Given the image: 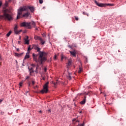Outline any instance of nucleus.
<instances>
[{"instance_id":"1","label":"nucleus","mask_w":126,"mask_h":126,"mask_svg":"<svg viewBox=\"0 0 126 126\" xmlns=\"http://www.w3.org/2000/svg\"><path fill=\"white\" fill-rule=\"evenodd\" d=\"M32 49L34 50H36L37 52H38V54H32V58L33 61L39 64H43L45 61H47V55H48L47 53L44 51H40L41 49L39 48V46L36 44H32Z\"/></svg>"},{"instance_id":"2","label":"nucleus","mask_w":126,"mask_h":126,"mask_svg":"<svg viewBox=\"0 0 126 126\" xmlns=\"http://www.w3.org/2000/svg\"><path fill=\"white\" fill-rule=\"evenodd\" d=\"M31 10L32 12H33L34 11V7L32 6H24L23 7H20L19 10L18 11V15L17 16V19H19V18H21V15H22V12L23 11H28V10Z\"/></svg>"},{"instance_id":"3","label":"nucleus","mask_w":126,"mask_h":126,"mask_svg":"<svg viewBox=\"0 0 126 126\" xmlns=\"http://www.w3.org/2000/svg\"><path fill=\"white\" fill-rule=\"evenodd\" d=\"M8 9H6L3 10L2 15H0V20L1 19H5L6 20H8L9 21H11L12 20L13 18H12V16L11 15L8 14Z\"/></svg>"},{"instance_id":"4","label":"nucleus","mask_w":126,"mask_h":126,"mask_svg":"<svg viewBox=\"0 0 126 126\" xmlns=\"http://www.w3.org/2000/svg\"><path fill=\"white\" fill-rule=\"evenodd\" d=\"M21 26L22 27H28V29H31L32 28V26H33V27L35 28V26H36V23L33 21L30 23L23 22L21 23Z\"/></svg>"},{"instance_id":"5","label":"nucleus","mask_w":126,"mask_h":126,"mask_svg":"<svg viewBox=\"0 0 126 126\" xmlns=\"http://www.w3.org/2000/svg\"><path fill=\"white\" fill-rule=\"evenodd\" d=\"M95 3L97 5V6H99V7H106V6H114L115 5L113 4H111V3H100L96 0H94Z\"/></svg>"},{"instance_id":"6","label":"nucleus","mask_w":126,"mask_h":126,"mask_svg":"<svg viewBox=\"0 0 126 126\" xmlns=\"http://www.w3.org/2000/svg\"><path fill=\"white\" fill-rule=\"evenodd\" d=\"M49 85V82H47L46 84H44V85L43 86V89L41 90L40 91V93H41V94H44V93H48V87Z\"/></svg>"},{"instance_id":"7","label":"nucleus","mask_w":126,"mask_h":126,"mask_svg":"<svg viewBox=\"0 0 126 126\" xmlns=\"http://www.w3.org/2000/svg\"><path fill=\"white\" fill-rule=\"evenodd\" d=\"M18 29V26L17 25H15V27L14 29V32L15 34H19L20 32H22V30H21L20 31H18L17 29Z\"/></svg>"},{"instance_id":"8","label":"nucleus","mask_w":126,"mask_h":126,"mask_svg":"<svg viewBox=\"0 0 126 126\" xmlns=\"http://www.w3.org/2000/svg\"><path fill=\"white\" fill-rule=\"evenodd\" d=\"M29 36H26V38H24L25 44H26L27 45H29Z\"/></svg>"},{"instance_id":"9","label":"nucleus","mask_w":126,"mask_h":126,"mask_svg":"<svg viewBox=\"0 0 126 126\" xmlns=\"http://www.w3.org/2000/svg\"><path fill=\"white\" fill-rule=\"evenodd\" d=\"M30 15V13L29 12H27V13H24L22 17H24L25 18H27L28 16Z\"/></svg>"},{"instance_id":"10","label":"nucleus","mask_w":126,"mask_h":126,"mask_svg":"<svg viewBox=\"0 0 126 126\" xmlns=\"http://www.w3.org/2000/svg\"><path fill=\"white\" fill-rule=\"evenodd\" d=\"M86 102V96H84V99L80 102V104H81V105H84V104H85V103Z\"/></svg>"},{"instance_id":"11","label":"nucleus","mask_w":126,"mask_h":126,"mask_svg":"<svg viewBox=\"0 0 126 126\" xmlns=\"http://www.w3.org/2000/svg\"><path fill=\"white\" fill-rule=\"evenodd\" d=\"M40 45H45V43H46V41L44 40L43 38H40Z\"/></svg>"},{"instance_id":"12","label":"nucleus","mask_w":126,"mask_h":126,"mask_svg":"<svg viewBox=\"0 0 126 126\" xmlns=\"http://www.w3.org/2000/svg\"><path fill=\"white\" fill-rule=\"evenodd\" d=\"M70 54H71V56L73 57H76V53L75 51H69Z\"/></svg>"},{"instance_id":"13","label":"nucleus","mask_w":126,"mask_h":126,"mask_svg":"<svg viewBox=\"0 0 126 126\" xmlns=\"http://www.w3.org/2000/svg\"><path fill=\"white\" fill-rule=\"evenodd\" d=\"M30 54V52H28L25 57V60L26 59H29L30 58V55H29Z\"/></svg>"},{"instance_id":"14","label":"nucleus","mask_w":126,"mask_h":126,"mask_svg":"<svg viewBox=\"0 0 126 126\" xmlns=\"http://www.w3.org/2000/svg\"><path fill=\"white\" fill-rule=\"evenodd\" d=\"M71 74H72L71 73L68 72L67 77V79H69V80H71V79L72 78Z\"/></svg>"},{"instance_id":"15","label":"nucleus","mask_w":126,"mask_h":126,"mask_svg":"<svg viewBox=\"0 0 126 126\" xmlns=\"http://www.w3.org/2000/svg\"><path fill=\"white\" fill-rule=\"evenodd\" d=\"M42 37H41V36H38V35H35L34 36V39H35V40H39V41H40V40H41V38Z\"/></svg>"},{"instance_id":"16","label":"nucleus","mask_w":126,"mask_h":126,"mask_svg":"<svg viewBox=\"0 0 126 126\" xmlns=\"http://www.w3.org/2000/svg\"><path fill=\"white\" fill-rule=\"evenodd\" d=\"M71 64V61L69 60L67 64V67H68V66H70Z\"/></svg>"},{"instance_id":"17","label":"nucleus","mask_w":126,"mask_h":126,"mask_svg":"<svg viewBox=\"0 0 126 126\" xmlns=\"http://www.w3.org/2000/svg\"><path fill=\"white\" fill-rule=\"evenodd\" d=\"M83 69L81 66H79V70H78V73H81V72L83 71Z\"/></svg>"},{"instance_id":"18","label":"nucleus","mask_w":126,"mask_h":126,"mask_svg":"<svg viewBox=\"0 0 126 126\" xmlns=\"http://www.w3.org/2000/svg\"><path fill=\"white\" fill-rule=\"evenodd\" d=\"M31 50H33V47L31 48V45H29L28 49V52H30Z\"/></svg>"},{"instance_id":"19","label":"nucleus","mask_w":126,"mask_h":126,"mask_svg":"<svg viewBox=\"0 0 126 126\" xmlns=\"http://www.w3.org/2000/svg\"><path fill=\"white\" fill-rule=\"evenodd\" d=\"M83 14L84 15H87V16H89V14L85 12H83Z\"/></svg>"},{"instance_id":"20","label":"nucleus","mask_w":126,"mask_h":126,"mask_svg":"<svg viewBox=\"0 0 126 126\" xmlns=\"http://www.w3.org/2000/svg\"><path fill=\"white\" fill-rule=\"evenodd\" d=\"M12 32L11 31H10L7 34L6 36L7 37H9L10 36V34H11Z\"/></svg>"},{"instance_id":"21","label":"nucleus","mask_w":126,"mask_h":126,"mask_svg":"<svg viewBox=\"0 0 126 126\" xmlns=\"http://www.w3.org/2000/svg\"><path fill=\"white\" fill-rule=\"evenodd\" d=\"M38 67H39V65L37 64L36 66V70H35V72L36 73H38V70H37V69H38Z\"/></svg>"},{"instance_id":"22","label":"nucleus","mask_w":126,"mask_h":126,"mask_svg":"<svg viewBox=\"0 0 126 126\" xmlns=\"http://www.w3.org/2000/svg\"><path fill=\"white\" fill-rule=\"evenodd\" d=\"M31 71H30V74H31V73H33V72H34V70H33V68H31Z\"/></svg>"},{"instance_id":"23","label":"nucleus","mask_w":126,"mask_h":126,"mask_svg":"<svg viewBox=\"0 0 126 126\" xmlns=\"http://www.w3.org/2000/svg\"><path fill=\"white\" fill-rule=\"evenodd\" d=\"M53 84H54V86H57V85L58 84V82H56V83L52 82Z\"/></svg>"},{"instance_id":"24","label":"nucleus","mask_w":126,"mask_h":126,"mask_svg":"<svg viewBox=\"0 0 126 126\" xmlns=\"http://www.w3.org/2000/svg\"><path fill=\"white\" fill-rule=\"evenodd\" d=\"M44 2V0H39V3L42 4Z\"/></svg>"},{"instance_id":"25","label":"nucleus","mask_w":126,"mask_h":126,"mask_svg":"<svg viewBox=\"0 0 126 126\" xmlns=\"http://www.w3.org/2000/svg\"><path fill=\"white\" fill-rule=\"evenodd\" d=\"M15 57H19V54L18 53H15Z\"/></svg>"},{"instance_id":"26","label":"nucleus","mask_w":126,"mask_h":126,"mask_svg":"<svg viewBox=\"0 0 126 126\" xmlns=\"http://www.w3.org/2000/svg\"><path fill=\"white\" fill-rule=\"evenodd\" d=\"M42 77L43 80H46V77L45 76H42Z\"/></svg>"},{"instance_id":"27","label":"nucleus","mask_w":126,"mask_h":126,"mask_svg":"<svg viewBox=\"0 0 126 126\" xmlns=\"http://www.w3.org/2000/svg\"><path fill=\"white\" fill-rule=\"evenodd\" d=\"M22 84H23V83L22 82H21L19 84L20 87H21V86H22Z\"/></svg>"},{"instance_id":"28","label":"nucleus","mask_w":126,"mask_h":126,"mask_svg":"<svg viewBox=\"0 0 126 126\" xmlns=\"http://www.w3.org/2000/svg\"><path fill=\"white\" fill-rule=\"evenodd\" d=\"M63 59H64V56H62L61 57V61H63Z\"/></svg>"},{"instance_id":"29","label":"nucleus","mask_w":126,"mask_h":126,"mask_svg":"<svg viewBox=\"0 0 126 126\" xmlns=\"http://www.w3.org/2000/svg\"><path fill=\"white\" fill-rule=\"evenodd\" d=\"M29 78H30V77L29 76H27V77H26V79H29Z\"/></svg>"},{"instance_id":"30","label":"nucleus","mask_w":126,"mask_h":126,"mask_svg":"<svg viewBox=\"0 0 126 126\" xmlns=\"http://www.w3.org/2000/svg\"><path fill=\"white\" fill-rule=\"evenodd\" d=\"M2 5V2L1 1H0V7Z\"/></svg>"},{"instance_id":"31","label":"nucleus","mask_w":126,"mask_h":126,"mask_svg":"<svg viewBox=\"0 0 126 126\" xmlns=\"http://www.w3.org/2000/svg\"><path fill=\"white\" fill-rule=\"evenodd\" d=\"M75 19L77 21L78 20V18L77 17L75 16Z\"/></svg>"},{"instance_id":"32","label":"nucleus","mask_w":126,"mask_h":126,"mask_svg":"<svg viewBox=\"0 0 126 126\" xmlns=\"http://www.w3.org/2000/svg\"><path fill=\"white\" fill-rule=\"evenodd\" d=\"M44 70L45 72H46V71H47V67H44Z\"/></svg>"},{"instance_id":"33","label":"nucleus","mask_w":126,"mask_h":126,"mask_svg":"<svg viewBox=\"0 0 126 126\" xmlns=\"http://www.w3.org/2000/svg\"><path fill=\"white\" fill-rule=\"evenodd\" d=\"M32 85H34V84H35V81H32Z\"/></svg>"},{"instance_id":"34","label":"nucleus","mask_w":126,"mask_h":126,"mask_svg":"<svg viewBox=\"0 0 126 126\" xmlns=\"http://www.w3.org/2000/svg\"><path fill=\"white\" fill-rule=\"evenodd\" d=\"M32 67H35V66H36V65H35V64H32Z\"/></svg>"},{"instance_id":"35","label":"nucleus","mask_w":126,"mask_h":126,"mask_svg":"<svg viewBox=\"0 0 126 126\" xmlns=\"http://www.w3.org/2000/svg\"><path fill=\"white\" fill-rule=\"evenodd\" d=\"M54 60H57V55H55Z\"/></svg>"},{"instance_id":"36","label":"nucleus","mask_w":126,"mask_h":126,"mask_svg":"<svg viewBox=\"0 0 126 126\" xmlns=\"http://www.w3.org/2000/svg\"><path fill=\"white\" fill-rule=\"evenodd\" d=\"M51 109H49L48 110V113H51Z\"/></svg>"},{"instance_id":"37","label":"nucleus","mask_w":126,"mask_h":126,"mask_svg":"<svg viewBox=\"0 0 126 126\" xmlns=\"http://www.w3.org/2000/svg\"><path fill=\"white\" fill-rule=\"evenodd\" d=\"M42 36H43V37H46V34H42Z\"/></svg>"},{"instance_id":"38","label":"nucleus","mask_w":126,"mask_h":126,"mask_svg":"<svg viewBox=\"0 0 126 126\" xmlns=\"http://www.w3.org/2000/svg\"><path fill=\"white\" fill-rule=\"evenodd\" d=\"M1 60L2 59H1V56H0V61H1Z\"/></svg>"},{"instance_id":"39","label":"nucleus","mask_w":126,"mask_h":126,"mask_svg":"<svg viewBox=\"0 0 126 126\" xmlns=\"http://www.w3.org/2000/svg\"><path fill=\"white\" fill-rule=\"evenodd\" d=\"M21 42V41H18V44H20Z\"/></svg>"},{"instance_id":"40","label":"nucleus","mask_w":126,"mask_h":126,"mask_svg":"<svg viewBox=\"0 0 126 126\" xmlns=\"http://www.w3.org/2000/svg\"><path fill=\"white\" fill-rule=\"evenodd\" d=\"M1 102H2V100L0 99V104L1 103Z\"/></svg>"},{"instance_id":"41","label":"nucleus","mask_w":126,"mask_h":126,"mask_svg":"<svg viewBox=\"0 0 126 126\" xmlns=\"http://www.w3.org/2000/svg\"><path fill=\"white\" fill-rule=\"evenodd\" d=\"M20 54L21 55V56H22L23 55V53H20Z\"/></svg>"},{"instance_id":"42","label":"nucleus","mask_w":126,"mask_h":126,"mask_svg":"<svg viewBox=\"0 0 126 126\" xmlns=\"http://www.w3.org/2000/svg\"><path fill=\"white\" fill-rule=\"evenodd\" d=\"M17 52H19V49L17 48Z\"/></svg>"},{"instance_id":"43","label":"nucleus","mask_w":126,"mask_h":126,"mask_svg":"<svg viewBox=\"0 0 126 126\" xmlns=\"http://www.w3.org/2000/svg\"><path fill=\"white\" fill-rule=\"evenodd\" d=\"M1 115H3L4 112H1Z\"/></svg>"},{"instance_id":"44","label":"nucleus","mask_w":126,"mask_h":126,"mask_svg":"<svg viewBox=\"0 0 126 126\" xmlns=\"http://www.w3.org/2000/svg\"><path fill=\"white\" fill-rule=\"evenodd\" d=\"M7 4H8L7 3H5V6H7Z\"/></svg>"},{"instance_id":"45","label":"nucleus","mask_w":126,"mask_h":126,"mask_svg":"<svg viewBox=\"0 0 126 126\" xmlns=\"http://www.w3.org/2000/svg\"><path fill=\"white\" fill-rule=\"evenodd\" d=\"M82 111H80V114H82Z\"/></svg>"},{"instance_id":"46","label":"nucleus","mask_w":126,"mask_h":126,"mask_svg":"<svg viewBox=\"0 0 126 126\" xmlns=\"http://www.w3.org/2000/svg\"><path fill=\"white\" fill-rule=\"evenodd\" d=\"M19 57H21V55H20V54H19Z\"/></svg>"},{"instance_id":"47","label":"nucleus","mask_w":126,"mask_h":126,"mask_svg":"<svg viewBox=\"0 0 126 126\" xmlns=\"http://www.w3.org/2000/svg\"><path fill=\"white\" fill-rule=\"evenodd\" d=\"M19 57H21V55H20V54H19Z\"/></svg>"},{"instance_id":"48","label":"nucleus","mask_w":126,"mask_h":126,"mask_svg":"<svg viewBox=\"0 0 126 126\" xmlns=\"http://www.w3.org/2000/svg\"><path fill=\"white\" fill-rule=\"evenodd\" d=\"M28 92H29L27 91H26V94L28 93Z\"/></svg>"},{"instance_id":"49","label":"nucleus","mask_w":126,"mask_h":126,"mask_svg":"<svg viewBox=\"0 0 126 126\" xmlns=\"http://www.w3.org/2000/svg\"><path fill=\"white\" fill-rule=\"evenodd\" d=\"M39 113H42V110L39 111Z\"/></svg>"},{"instance_id":"50","label":"nucleus","mask_w":126,"mask_h":126,"mask_svg":"<svg viewBox=\"0 0 126 126\" xmlns=\"http://www.w3.org/2000/svg\"><path fill=\"white\" fill-rule=\"evenodd\" d=\"M35 30H38V28H36V29H35Z\"/></svg>"},{"instance_id":"51","label":"nucleus","mask_w":126,"mask_h":126,"mask_svg":"<svg viewBox=\"0 0 126 126\" xmlns=\"http://www.w3.org/2000/svg\"><path fill=\"white\" fill-rule=\"evenodd\" d=\"M19 39H21V36H20V37H19Z\"/></svg>"},{"instance_id":"52","label":"nucleus","mask_w":126,"mask_h":126,"mask_svg":"<svg viewBox=\"0 0 126 126\" xmlns=\"http://www.w3.org/2000/svg\"><path fill=\"white\" fill-rule=\"evenodd\" d=\"M29 86H30V84H29Z\"/></svg>"},{"instance_id":"53","label":"nucleus","mask_w":126,"mask_h":126,"mask_svg":"<svg viewBox=\"0 0 126 126\" xmlns=\"http://www.w3.org/2000/svg\"><path fill=\"white\" fill-rule=\"evenodd\" d=\"M16 63H17V61H16Z\"/></svg>"},{"instance_id":"54","label":"nucleus","mask_w":126,"mask_h":126,"mask_svg":"<svg viewBox=\"0 0 126 126\" xmlns=\"http://www.w3.org/2000/svg\"><path fill=\"white\" fill-rule=\"evenodd\" d=\"M77 122H78V121H77Z\"/></svg>"}]
</instances>
